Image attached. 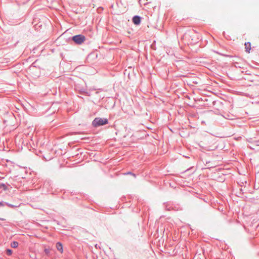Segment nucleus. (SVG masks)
Instances as JSON below:
<instances>
[{
  "label": "nucleus",
  "mask_w": 259,
  "mask_h": 259,
  "mask_svg": "<svg viewBox=\"0 0 259 259\" xmlns=\"http://www.w3.org/2000/svg\"><path fill=\"white\" fill-rule=\"evenodd\" d=\"M18 244L17 241H13L11 243V246L13 248H17L18 246Z\"/></svg>",
  "instance_id": "obj_6"
},
{
  "label": "nucleus",
  "mask_w": 259,
  "mask_h": 259,
  "mask_svg": "<svg viewBox=\"0 0 259 259\" xmlns=\"http://www.w3.org/2000/svg\"><path fill=\"white\" fill-rule=\"evenodd\" d=\"M108 120L106 118H96L93 121V125L95 126H99L106 124Z\"/></svg>",
  "instance_id": "obj_1"
},
{
  "label": "nucleus",
  "mask_w": 259,
  "mask_h": 259,
  "mask_svg": "<svg viewBox=\"0 0 259 259\" xmlns=\"http://www.w3.org/2000/svg\"><path fill=\"white\" fill-rule=\"evenodd\" d=\"M3 203L1 202H0V206H3Z\"/></svg>",
  "instance_id": "obj_10"
},
{
  "label": "nucleus",
  "mask_w": 259,
  "mask_h": 259,
  "mask_svg": "<svg viewBox=\"0 0 259 259\" xmlns=\"http://www.w3.org/2000/svg\"><path fill=\"white\" fill-rule=\"evenodd\" d=\"M56 247L58 250H59L61 253L63 252V245L60 242H57L56 244Z\"/></svg>",
  "instance_id": "obj_4"
},
{
  "label": "nucleus",
  "mask_w": 259,
  "mask_h": 259,
  "mask_svg": "<svg viewBox=\"0 0 259 259\" xmlns=\"http://www.w3.org/2000/svg\"><path fill=\"white\" fill-rule=\"evenodd\" d=\"M245 50H246V51L248 53H249L250 52V50L251 49V45H250V43L248 42H246L245 44Z\"/></svg>",
  "instance_id": "obj_5"
},
{
  "label": "nucleus",
  "mask_w": 259,
  "mask_h": 259,
  "mask_svg": "<svg viewBox=\"0 0 259 259\" xmlns=\"http://www.w3.org/2000/svg\"><path fill=\"white\" fill-rule=\"evenodd\" d=\"M133 22L135 25H139L141 22V18L139 16H135L133 18Z\"/></svg>",
  "instance_id": "obj_3"
},
{
  "label": "nucleus",
  "mask_w": 259,
  "mask_h": 259,
  "mask_svg": "<svg viewBox=\"0 0 259 259\" xmlns=\"http://www.w3.org/2000/svg\"><path fill=\"white\" fill-rule=\"evenodd\" d=\"M0 188H3L4 190H6L7 187L5 184H0Z\"/></svg>",
  "instance_id": "obj_8"
},
{
  "label": "nucleus",
  "mask_w": 259,
  "mask_h": 259,
  "mask_svg": "<svg viewBox=\"0 0 259 259\" xmlns=\"http://www.w3.org/2000/svg\"><path fill=\"white\" fill-rule=\"evenodd\" d=\"M72 40L77 44L80 45L85 40V37L82 35H76L72 37Z\"/></svg>",
  "instance_id": "obj_2"
},
{
  "label": "nucleus",
  "mask_w": 259,
  "mask_h": 259,
  "mask_svg": "<svg viewBox=\"0 0 259 259\" xmlns=\"http://www.w3.org/2000/svg\"><path fill=\"white\" fill-rule=\"evenodd\" d=\"M132 175H133V177H134V178H136V176H135V175L132 174Z\"/></svg>",
  "instance_id": "obj_11"
},
{
  "label": "nucleus",
  "mask_w": 259,
  "mask_h": 259,
  "mask_svg": "<svg viewBox=\"0 0 259 259\" xmlns=\"http://www.w3.org/2000/svg\"><path fill=\"white\" fill-rule=\"evenodd\" d=\"M45 252L46 253H48L49 252V250L48 249H45Z\"/></svg>",
  "instance_id": "obj_9"
},
{
  "label": "nucleus",
  "mask_w": 259,
  "mask_h": 259,
  "mask_svg": "<svg viewBox=\"0 0 259 259\" xmlns=\"http://www.w3.org/2000/svg\"><path fill=\"white\" fill-rule=\"evenodd\" d=\"M6 253L8 255H11L12 253H13V251L11 249H7L6 250Z\"/></svg>",
  "instance_id": "obj_7"
}]
</instances>
